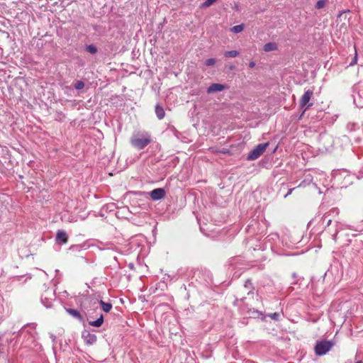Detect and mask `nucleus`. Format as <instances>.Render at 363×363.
<instances>
[{
  "instance_id": "1",
  "label": "nucleus",
  "mask_w": 363,
  "mask_h": 363,
  "mask_svg": "<svg viewBox=\"0 0 363 363\" xmlns=\"http://www.w3.org/2000/svg\"><path fill=\"white\" fill-rule=\"evenodd\" d=\"M151 142V135L147 132L134 133L130 138V145L138 150L144 149Z\"/></svg>"
},
{
  "instance_id": "2",
  "label": "nucleus",
  "mask_w": 363,
  "mask_h": 363,
  "mask_svg": "<svg viewBox=\"0 0 363 363\" xmlns=\"http://www.w3.org/2000/svg\"><path fill=\"white\" fill-rule=\"evenodd\" d=\"M334 345V342L330 340L318 341L314 347L316 355L322 356L325 354Z\"/></svg>"
},
{
  "instance_id": "3",
  "label": "nucleus",
  "mask_w": 363,
  "mask_h": 363,
  "mask_svg": "<svg viewBox=\"0 0 363 363\" xmlns=\"http://www.w3.org/2000/svg\"><path fill=\"white\" fill-rule=\"evenodd\" d=\"M269 143H261L257 145L253 150H252L247 156L248 161L255 160L259 158L266 150Z\"/></svg>"
},
{
  "instance_id": "4",
  "label": "nucleus",
  "mask_w": 363,
  "mask_h": 363,
  "mask_svg": "<svg viewBox=\"0 0 363 363\" xmlns=\"http://www.w3.org/2000/svg\"><path fill=\"white\" fill-rule=\"evenodd\" d=\"M313 91L312 90L308 89L306 91L303 95L301 96L300 99L299 106L301 108L305 107V108L303 109L300 118H301L303 115L305 113L306 111L313 105L312 103H309L313 96Z\"/></svg>"
},
{
  "instance_id": "5",
  "label": "nucleus",
  "mask_w": 363,
  "mask_h": 363,
  "mask_svg": "<svg viewBox=\"0 0 363 363\" xmlns=\"http://www.w3.org/2000/svg\"><path fill=\"white\" fill-rule=\"evenodd\" d=\"M55 292L52 289H47L41 295V302L46 308H50L52 304V301H55Z\"/></svg>"
},
{
  "instance_id": "6",
  "label": "nucleus",
  "mask_w": 363,
  "mask_h": 363,
  "mask_svg": "<svg viewBox=\"0 0 363 363\" xmlns=\"http://www.w3.org/2000/svg\"><path fill=\"white\" fill-rule=\"evenodd\" d=\"M340 211L337 208H332L329 211L326 212L322 217V223L325 227H328L333 220V218L338 216Z\"/></svg>"
},
{
  "instance_id": "7",
  "label": "nucleus",
  "mask_w": 363,
  "mask_h": 363,
  "mask_svg": "<svg viewBox=\"0 0 363 363\" xmlns=\"http://www.w3.org/2000/svg\"><path fill=\"white\" fill-rule=\"evenodd\" d=\"M353 92L354 103L357 107H363V86H354Z\"/></svg>"
},
{
  "instance_id": "8",
  "label": "nucleus",
  "mask_w": 363,
  "mask_h": 363,
  "mask_svg": "<svg viewBox=\"0 0 363 363\" xmlns=\"http://www.w3.org/2000/svg\"><path fill=\"white\" fill-rule=\"evenodd\" d=\"M149 194L152 201H158L165 196L166 192L164 189L157 188L151 191Z\"/></svg>"
},
{
  "instance_id": "9",
  "label": "nucleus",
  "mask_w": 363,
  "mask_h": 363,
  "mask_svg": "<svg viewBox=\"0 0 363 363\" xmlns=\"http://www.w3.org/2000/svg\"><path fill=\"white\" fill-rule=\"evenodd\" d=\"M82 337L86 344L91 345L96 342L97 337L94 334L91 333L89 331L84 330L82 333Z\"/></svg>"
},
{
  "instance_id": "10",
  "label": "nucleus",
  "mask_w": 363,
  "mask_h": 363,
  "mask_svg": "<svg viewBox=\"0 0 363 363\" xmlns=\"http://www.w3.org/2000/svg\"><path fill=\"white\" fill-rule=\"evenodd\" d=\"M68 240V236L65 231L58 230L56 235L55 241L59 245H64L67 243Z\"/></svg>"
},
{
  "instance_id": "11",
  "label": "nucleus",
  "mask_w": 363,
  "mask_h": 363,
  "mask_svg": "<svg viewBox=\"0 0 363 363\" xmlns=\"http://www.w3.org/2000/svg\"><path fill=\"white\" fill-rule=\"evenodd\" d=\"M225 89V86L221 84L213 83L211 84L207 89L208 94L214 92L222 91Z\"/></svg>"
},
{
  "instance_id": "12",
  "label": "nucleus",
  "mask_w": 363,
  "mask_h": 363,
  "mask_svg": "<svg viewBox=\"0 0 363 363\" xmlns=\"http://www.w3.org/2000/svg\"><path fill=\"white\" fill-rule=\"evenodd\" d=\"M155 113L159 120H162L164 118L165 116V111L162 106H161L160 104H157L155 106Z\"/></svg>"
},
{
  "instance_id": "13",
  "label": "nucleus",
  "mask_w": 363,
  "mask_h": 363,
  "mask_svg": "<svg viewBox=\"0 0 363 363\" xmlns=\"http://www.w3.org/2000/svg\"><path fill=\"white\" fill-rule=\"evenodd\" d=\"M66 311L72 317L77 318V320H79L80 321L83 320L82 315L77 310L73 309V308H67Z\"/></svg>"
},
{
  "instance_id": "14",
  "label": "nucleus",
  "mask_w": 363,
  "mask_h": 363,
  "mask_svg": "<svg viewBox=\"0 0 363 363\" xmlns=\"http://www.w3.org/2000/svg\"><path fill=\"white\" fill-rule=\"evenodd\" d=\"M89 324L93 327L99 328L101 327L104 323V315L103 314H101L99 318H97L96 320H89Z\"/></svg>"
},
{
  "instance_id": "15",
  "label": "nucleus",
  "mask_w": 363,
  "mask_h": 363,
  "mask_svg": "<svg viewBox=\"0 0 363 363\" xmlns=\"http://www.w3.org/2000/svg\"><path fill=\"white\" fill-rule=\"evenodd\" d=\"M278 48L277 45L275 43H267L264 45L263 50L265 52H270L277 50Z\"/></svg>"
},
{
  "instance_id": "16",
  "label": "nucleus",
  "mask_w": 363,
  "mask_h": 363,
  "mask_svg": "<svg viewBox=\"0 0 363 363\" xmlns=\"http://www.w3.org/2000/svg\"><path fill=\"white\" fill-rule=\"evenodd\" d=\"M99 303L101 306L102 310L106 313L109 312L112 308V304L111 303H106L104 301L100 300Z\"/></svg>"
},
{
  "instance_id": "17",
  "label": "nucleus",
  "mask_w": 363,
  "mask_h": 363,
  "mask_svg": "<svg viewBox=\"0 0 363 363\" xmlns=\"http://www.w3.org/2000/svg\"><path fill=\"white\" fill-rule=\"evenodd\" d=\"M244 287L248 290L247 294H250L252 293V291L254 290V287L252 286V283L250 279H247L245 282Z\"/></svg>"
},
{
  "instance_id": "18",
  "label": "nucleus",
  "mask_w": 363,
  "mask_h": 363,
  "mask_svg": "<svg viewBox=\"0 0 363 363\" xmlns=\"http://www.w3.org/2000/svg\"><path fill=\"white\" fill-rule=\"evenodd\" d=\"M239 54V52L237 50H229L224 52V56L226 57H236Z\"/></svg>"
},
{
  "instance_id": "19",
  "label": "nucleus",
  "mask_w": 363,
  "mask_h": 363,
  "mask_svg": "<svg viewBox=\"0 0 363 363\" xmlns=\"http://www.w3.org/2000/svg\"><path fill=\"white\" fill-rule=\"evenodd\" d=\"M243 29H244V25L240 24V25H237V26L232 27L230 28V30L235 33H240L241 31H242Z\"/></svg>"
},
{
  "instance_id": "20",
  "label": "nucleus",
  "mask_w": 363,
  "mask_h": 363,
  "mask_svg": "<svg viewBox=\"0 0 363 363\" xmlns=\"http://www.w3.org/2000/svg\"><path fill=\"white\" fill-rule=\"evenodd\" d=\"M86 50L91 54H96L98 52L97 48L93 44L87 45L86 47Z\"/></svg>"
},
{
  "instance_id": "21",
  "label": "nucleus",
  "mask_w": 363,
  "mask_h": 363,
  "mask_svg": "<svg viewBox=\"0 0 363 363\" xmlns=\"http://www.w3.org/2000/svg\"><path fill=\"white\" fill-rule=\"evenodd\" d=\"M84 82L82 80H77L74 84V87L77 89V90H79V89H82L84 87Z\"/></svg>"
},
{
  "instance_id": "22",
  "label": "nucleus",
  "mask_w": 363,
  "mask_h": 363,
  "mask_svg": "<svg viewBox=\"0 0 363 363\" xmlns=\"http://www.w3.org/2000/svg\"><path fill=\"white\" fill-rule=\"evenodd\" d=\"M326 0H319L315 4V8L318 9H323L326 4Z\"/></svg>"
},
{
  "instance_id": "23",
  "label": "nucleus",
  "mask_w": 363,
  "mask_h": 363,
  "mask_svg": "<svg viewBox=\"0 0 363 363\" xmlns=\"http://www.w3.org/2000/svg\"><path fill=\"white\" fill-rule=\"evenodd\" d=\"M216 63V60L214 58H208L207 59L204 64L206 66H208V67H210V66H213Z\"/></svg>"
},
{
  "instance_id": "24",
  "label": "nucleus",
  "mask_w": 363,
  "mask_h": 363,
  "mask_svg": "<svg viewBox=\"0 0 363 363\" xmlns=\"http://www.w3.org/2000/svg\"><path fill=\"white\" fill-rule=\"evenodd\" d=\"M35 323H30V324H27L26 326H24L21 330H20V333H23L24 331H26V327H29L30 328L33 330H34L35 329Z\"/></svg>"
},
{
  "instance_id": "25",
  "label": "nucleus",
  "mask_w": 363,
  "mask_h": 363,
  "mask_svg": "<svg viewBox=\"0 0 363 363\" xmlns=\"http://www.w3.org/2000/svg\"><path fill=\"white\" fill-rule=\"evenodd\" d=\"M269 316L273 320H278L279 319L280 315L279 313H273L269 314Z\"/></svg>"
},
{
  "instance_id": "26",
  "label": "nucleus",
  "mask_w": 363,
  "mask_h": 363,
  "mask_svg": "<svg viewBox=\"0 0 363 363\" xmlns=\"http://www.w3.org/2000/svg\"><path fill=\"white\" fill-rule=\"evenodd\" d=\"M357 52L355 53V56L353 58L352 61L350 63V66H353L356 63H357Z\"/></svg>"
},
{
  "instance_id": "27",
  "label": "nucleus",
  "mask_w": 363,
  "mask_h": 363,
  "mask_svg": "<svg viewBox=\"0 0 363 363\" xmlns=\"http://www.w3.org/2000/svg\"><path fill=\"white\" fill-rule=\"evenodd\" d=\"M338 233H339V229L336 228L335 230L334 234L333 235V239L334 241H336L337 235Z\"/></svg>"
},
{
  "instance_id": "28",
  "label": "nucleus",
  "mask_w": 363,
  "mask_h": 363,
  "mask_svg": "<svg viewBox=\"0 0 363 363\" xmlns=\"http://www.w3.org/2000/svg\"><path fill=\"white\" fill-rule=\"evenodd\" d=\"M229 150L228 149H225L223 148L222 150L220 151V152L223 153V154H226V153H229Z\"/></svg>"
},
{
  "instance_id": "29",
  "label": "nucleus",
  "mask_w": 363,
  "mask_h": 363,
  "mask_svg": "<svg viewBox=\"0 0 363 363\" xmlns=\"http://www.w3.org/2000/svg\"><path fill=\"white\" fill-rule=\"evenodd\" d=\"M255 66V62L252 61L249 63V67L250 68H253Z\"/></svg>"
},
{
  "instance_id": "30",
  "label": "nucleus",
  "mask_w": 363,
  "mask_h": 363,
  "mask_svg": "<svg viewBox=\"0 0 363 363\" xmlns=\"http://www.w3.org/2000/svg\"><path fill=\"white\" fill-rule=\"evenodd\" d=\"M229 69L230 70H234L235 69V65H231V66L229 67Z\"/></svg>"
},
{
  "instance_id": "31",
  "label": "nucleus",
  "mask_w": 363,
  "mask_h": 363,
  "mask_svg": "<svg viewBox=\"0 0 363 363\" xmlns=\"http://www.w3.org/2000/svg\"><path fill=\"white\" fill-rule=\"evenodd\" d=\"M26 332L28 333L29 334H30L32 336H33V333L31 331L26 330Z\"/></svg>"
},
{
  "instance_id": "32",
  "label": "nucleus",
  "mask_w": 363,
  "mask_h": 363,
  "mask_svg": "<svg viewBox=\"0 0 363 363\" xmlns=\"http://www.w3.org/2000/svg\"><path fill=\"white\" fill-rule=\"evenodd\" d=\"M292 277H293V278H296V273H293Z\"/></svg>"
},
{
  "instance_id": "33",
  "label": "nucleus",
  "mask_w": 363,
  "mask_h": 363,
  "mask_svg": "<svg viewBox=\"0 0 363 363\" xmlns=\"http://www.w3.org/2000/svg\"><path fill=\"white\" fill-rule=\"evenodd\" d=\"M52 340H53V341H55V336L52 335Z\"/></svg>"
},
{
  "instance_id": "34",
  "label": "nucleus",
  "mask_w": 363,
  "mask_h": 363,
  "mask_svg": "<svg viewBox=\"0 0 363 363\" xmlns=\"http://www.w3.org/2000/svg\"><path fill=\"white\" fill-rule=\"evenodd\" d=\"M356 363H363V362L359 360V361L357 362Z\"/></svg>"
},
{
  "instance_id": "35",
  "label": "nucleus",
  "mask_w": 363,
  "mask_h": 363,
  "mask_svg": "<svg viewBox=\"0 0 363 363\" xmlns=\"http://www.w3.org/2000/svg\"><path fill=\"white\" fill-rule=\"evenodd\" d=\"M291 191H292V189H290L289 192L286 195V196L289 194L291 193Z\"/></svg>"
}]
</instances>
